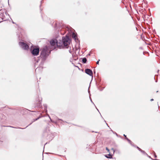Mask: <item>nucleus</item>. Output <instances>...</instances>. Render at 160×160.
<instances>
[{
	"mask_svg": "<svg viewBox=\"0 0 160 160\" xmlns=\"http://www.w3.org/2000/svg\"><path fill=\"white\" fill-rule=\"evenodd\" d=\"M137 148L141 152H142L143 153H145V152L144 151L142 150V149H141L140 148H138V147H137Z\"/></svg>",
	"mask_w": 160,
	"mask_h": 160,
	"instance_id": "10",
	"label": "nucleus"
},
{
	"mask_svg": "<svg viewBox=\"0 0 160 160\" xmlns=\"http://www.w3.org/2000/svg\"><path fill=\"white\" fill-rule=\"evenodd\" d=\"M106 150L108 151V152H109V149H108L107 148H106Z\"/></svg>",
	"mask_w": 160,
	"mask_h": 160,
	"instance_id": "13",
	"label": "nucleus"
},
{
	"mask_svg": "<svg viewBox=\"0 0 160 160\" xmlns=\"http://www.w3.org/2000/svg\"><path fill=\"white\" fill-rule=\"evenodd\" d=\"M153 100V99H151V101H152Z\"/></svg>",
	"mask_w": 160,
	"mask_h": 160,
	"instance_id": "18",
	"label": "nucleus"
},
{
	"mask_svg": "<svg viewBox=\"0 0 160 160\" xmlns=\"http://www.w3.org/2000/svg\"><path fill=\"white\" fill-rule=\"evenodd\" d=\"M0 11L3 12L4 11L5 12V10L4 9H1Z\"/></svg>",
	"mask_w": 160,
	"mask_h": 160,
	"instance_id": "12",
	"label": "nucleus"
},
{
	"mask_svg": "<svg viewBox=\"0 0 160 160\" xmlns=\"http://www.w3.org/2000/svg\"><path fill=\"white\" fill-rule=\"evenodd\" d=\"M40 57L43 58H45L49 55V53L47 47H44L41 49Z\"/></svg>",
	"mask_w": 160,
	"mask_h": 160,
	"instance_id": "2",
	"label": "nucleus"
},
{
	"mask_svg": "<svg viewBox=\"0 0 160 160\" xmlns=\"http://www.w3.org/2000/svg\"><path fill=\"white\" fill-rule=\"evenodd\" d=\"M38 69V68H37L36 69V71L37 70V69Z\"/></svg>",
	"mask_w": 160,
	"mask_h": 160,
	"instance_id": "20",
	"label": "nucleus"
},
{
	"mask_svg": "<svg viewBox=\"0 0 160 160\" xmlns=\"http://www.w3.org/2000/svg\"><path fill=\"white\" fill-rule=\"evenodd\" d=\"M38 119V118L36 119V120H37Z\"/></svg>",
	"mask_w": 160,
	"mask_h": 160,
	"instance_id": "19",
	"label": "nucleus"
},
{
	"mask_svg": "<svg viewBox=\"0 0 160 160\" xmlns=\"http://www.w3.org/2000/svg\"><path fill=\"white\" fill-rule=\"evenodd\" d=\"M39 51V48H34L32 51V53L34 56H37L38 54Z\"/></svg>",
	"mask_w": 160,
	"mask_h": 160,
	"instance_id": "4",
	"label": "nucleus"
},
{
	"mask_svg": "<svg viewBox=\"0 0 160 160\" xmlns=\"http://www.w3.org/2000/svg\"><path fill=\"white\" fill-rule=\"evenodd\" d=\"M99 60H98V61L97 62H96V63L97 64H99Z\"/></svg>",
	"mask_w": 160,
	"mask_h": 160,
	"instance_id": "15",
	"label": "nucleus"
},
{
	"mask_svg": "<svg viewBox=\"0 0 160 160\" xmlns=\"http://www.w3.org/2000/svg\"><path fill=\"white\" fill-rule=\"evenodd\" d=\"M111 150H112L113 151V153H114V152H115V151H114V149L113 148H112L111 149Z\"/></svg>",
	"mask_w": 160,
	"mask_h": 160,
	"instance_id": "16",
	"label": "nucleus"
},
{
	"mask_svg": "<svg viewBox=\"0 0 160 160\" xmlns=\"http://www.w3.org/2000/svg\"><path fill=\"white\" fill-rule=\"evenodd\" d=\"M106 157L108 158H111L112 157V156L110 154H108L106 156Z\"/></svg>",
	"mask_w": 160,
	"mask_h": 160,
	"instance_id": "9",
	"label": "nucleus"
},
{
	"mask_svg": "<svg viewBox=\"0 0 160 160\" xmlns=\"http://www.w3.org/2000/svg\"><path fill=\"white\" fill-rule=\"evenodd\" d=\"M82 62L84 63H86L87 62V59L86 58H84L82 60Z\"/></svg>",
	"mask_w": 160,
	"mask_h": 160,
	"instance_id": "7",
	"label": "nucleus"
},
{
	"mask_svg": "<svg viewBox=\"0 0 160 160\" xmlns=\"http://www.w3.org/2000/svg\"><path fill=\"white\" fill-rule=\"evenodd\" d=\"M85 72L89 75L93 76V73L92 71L89 69H86L85 70Z\"/></svg>",
	"mask_w": 160,
	"mask_h": 160,
	"instance_id": "5",
	"label": "nucleus"
},
{
	"mask_svg": "<svg viewBox=\"0 0 160 160\" xmlns=\"http://www.w3.org/2000/svg\"><path fill=\"white\" fill-rule=\"evenodd\" d=\"M154 158H157V156L155 154H154Z\"/></svg>",
	"mask_w": 160,
	"mask_h": 160,
	"instance_id": "17",
	"label": "nucleus"
},
{
	"mask_svg": "<svg viewBox=\"0 0 160 160\" xmlns=\"http://www.w3.org/2000/svg\"><path fill=\"white\" fill-rule=\"evenodd\" d=\"M72 38H73L75 40H76L77 39V36H76V34L74 33H72Z\"/></svg>",
	"mask_w": 160,
	"mask_h": 160,
	"instance_id": "6",
	"label": "nucleus"
},
{
	"mask_svg": "<svg viewBox=\"0 0 160 160\" xmlns=\"http://www.w3.org/2000/svg\"><path fill=\"white\" fill-rule=\"evenodd\" d=\"M126 138L127 140L131 144V143L132 142L131 141H130L129 139L125 135V134L123 135Z\"/></svg>",
	"mask_w": 160,
	"mask_h": 160,
	"instance_id": "8",
	"label": "nucleus"
},
{
	"mask_svg": "<svg viewBox=\"0 0 160 160\" xmlns=\"http://www.w3.org/2000/svg\"><path fill=\"white\" fill-rule=\"evenodd\" d=\"M12 23H14V22H12Z\"/></svg>",
	"mask_w": 160,
	"mask_h": 160,
	"instance_id": "21",
	"label": "nucleus"
},
{
	"mask_svg": "<svg viewBox=\"0 0 160 160\" xmlns=\"http://www.w3.org/2000/svg\"><path fill=\"white\" fill-rule=\"evenodd\" d=\"M69 52L70 53H71L72 52H71V49H70V50H69Z\"/></svg>",
	"mask_w": 160,
	"mask_h": 160,
	"instance_id": "14",
	"label": "nucleus"
},
{
	"mask_svg": "<svg viewBox=\"0 0 160 160\" xmlns=\"http://www.w3.org/2000/svg\"><path fill=\"white\" fill-rule=\"evenodd\" d=\"M3 14H2L1 15V14L0 15V17L1 16L2 17L1 18H2V19L4 20V18L3 17Z\"/></svg>",
	"mask_w": 160,
	"mask_h": 160,
	"instance_id": "11",
	"label": "nucleus"
},
{
	"mask_svg": "<svg viewBox=\"0 0 160 160\" xmlns=\"http://www.w3.org/2000/svg\"><path fill=\"white\" fill-rule=\"evenodd\" d=\"M70 42L69 37L66 36L65 37H62V41L60 40L59 42H58L56 39L52 40L50 41V43L52 46L56 45L60 48H68Z\"/></svg>",
	"mask_w": 160,
	"mask_h": 160,
	"instance_id": "1",
	"label": "nucleus"
},
{
	"mask_svg": "<svg viewBox=\"0 0 160 160\" xmlns=\"http://www.w3.org/2000/svg\"><path fill=\"white\" fill-rule=\"evenodd\" d=\"M19 45L23 49L27 50L29 48L28 46L24 42H19Z\"/></svg>",
	"mask_w": 160,
	"mask_h": 160,
	"instance_id": "3",
	"label": "nucleus"
}]
</instances>
